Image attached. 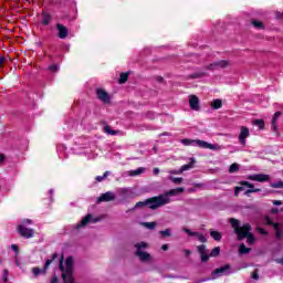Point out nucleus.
I'll return each mask as SVG.
<instances>
[{"instance_id": "f257e3e1", "label": "nucleus", "mask_w": 283, "mask_h": 283, "mask_svg": "<svg viewBox=\"0 0 283 283\" xmlns=\"http://www.w3.org/2000/svg\"><path fill=\"white\" fill-rule=\"evenodd\" d=\"M181 143L186 147H189V145H197V147H200V149H211L212 151H218V150L222 149V147L220 145L211 144V143L205 142L202 139L185 138V139H181Z\"/></svg>"}, {"instance_id": "f03ea898", "label": "nucleus", "mask_w": 283, "mask_h": 283, "mask_svg": "<svg viewBox=\"0 0 283 283\" xmlns=\"http://www.w3.org/2000/svg\"><path fill=\"white\" fill-rule=\"evenodd\" d=\"M230 224L232 229L234 230V233L237 235V240L242 241L245 239V233H251V223H244L242 227H240V220L235 218L230 219Z\"/></svg>"}, {"instance_id": "7ed1b4c3", "label": "nucleus", "mask_w": 283, "mask_h": 283, "mask_svg": "<svg viewBox=\"0 0 283 283\" xmlns=\"http://www.w3.org/2000/svg\"><path fill=\"white\" fill-rule=\"evenodd\" d=\"M60 270L62 271V280L69 279L70 281H72V277H74V259L72 256H67L64 266L62 258L60 260Z\"/></svg>"}, {"instance_id": "20e7f679", "label": "nucleus", "mask_w": 283, "mask_h": 283, "mask_svg": "<svg viewBox=\"0 0 283 283\" xmlns=\"http://www.w3.org/2000/svg\"><path fill=\"white\" fill-rule=\"evenodd\" d=\"M197 251L200 255L201 263L207 264L209 262V258H218L220 255V247H216L211 250V252L207 253V245L201 244L197 247Z\"/></svg>"}, {"instance_id": "39448f33", "label": "nucleus", "mask_w": 283, "mask_h": 283, "mask_svg": "<svg viewBox=\"0 0 283 283\" xmlns=\"http://www.w3.org/2000/svg\"><path fill=\"white\" fill-rule=\"evenodd\" d=\"M171 202V199H167V197H164V195H159L157 197H151L149 199H146V205L148 209H159V207H165V205H169Z\"/></svg>"}, {"instance_id": "423d86ee", "label": "nucleus", "mask_w": 283, "mask_h": 283, "mask_svg": "<svg viewBox=\"0 0 283 283\" xmlns=\"http://www.w3.org/2000/svg\"><path fill=\"white\" fill-rule=\"evenodd\" d=\"M135 249V255L140 262H149V260H151V254H149V252L143 251V249H149V244L147 242L142 241L139 243H136Z\"/></svg>"}, {"instance_id": "0eeeda50", "label": "nucleus", "mask_w": 283, "mask_h": 283, "mask_svg": "<svg viewBox=\"0 0 283 283\" xmlns=\"http://www.w3.org/2000/svg\"><path fill=\"white\" fill-rule=\"evenodd\" d=\"M30 224H32V220L24 219L18 226V231L22 238L29 239L34 237V230L30 228Z\"/></svg>"}, {"instance_id": "6e6552de", "label": "nucleus", "mask_w": 283, "mask_h": 283, "mask_svg": "<svg viewBox=\"0 0 283 283\" xmlns=\"http://www.w3.org/2000/svg\"><path fill=\"white\" fill-rule=\"evenodd\" d=\"M222 275H231V264H224L211 272L212 280H218V277H222Z\"/></svg>"}, {"instance_id": "1a4fd4ad", "label": "nucleus", "mask_w": 283, "mask_h": 283, "mask_svg": "<svg viewBox=\"0 0 283 283\" xmlns=\"http://www.w3.org/2000/svg\"><path fill=\"white\" fill-rule=\"evenodd\" d=\"M265 224H268L269 227H273L274 231H275V238L276 240H282V229L280 227H282L280 223L274 222L272 218L270 217H265Z\"/></svg>"}, {"instance_id": "9d476101", "label": "nucleus", "mask_w": 283, "mask_h": 283, "mask_svg": "<svg viewBox=\"0 0 283 283\" xmlns=\"http://www.w3.org/2000/svg\"><path fill=\"white\" fill-rule=\"evenodd\" d=\"M101 218H92V213L86 214L81 221L80 223H77V229H83V227H87V224H90V222H92L93 224H96V222H99Z\"/></svg>"}, {"instance_id": "9b49d317", "label": "nucleus", "mask_w": 283, "mask_h": 283, "mask_svg": "<svg viewBox=\"0 0 283 283\" xmlns=\"http://www.w3.org/2000/svg\"><path fill=\"white\" fill-rule=\"evenodd\" d=\"M224 67H229V61L227 60H221L217 62H212L208 66H206V70H210L213 72V70H224Z\"/></svg>"}, {"instance_id": "f8f14e48", "label": "nucleus", "mask_w": 283, "mask_h": 283, "mask_svg": "<svg viewBox=\"0 0 283 283\" xmlns=\"http://www.w3.org/2000/svg\"><path fill=\"white\" fill-rule=\"evenodd\" d=\"M96 96L98 101H102V103H105V105L112 103V97L109 96V93L103 88L96 90Z\"/></svg>"}, {"instance_id": "ddd939ff", "label": "nucleus", "mask_w": 283, "mask_h": 283, "mask_svg": "<svg viewBox=\"0 0 283 283\" xmlns=\"http://www.w3.org/2000/svg\"><path fill=\"white\" fill-rule=\"evenodd\" d=\"M114 200H116V196L114 195V192L108 191V192L102 193L97 198V205H101V202H112Z\"/></svg>"}, {"instance_id": "4468645a", "label": "nucleus", "mask_w": 283, "mask_h": 283, "mask_svg": "<svg viewBox=\"0 0 283 283\" xmlns=\"http://www.w3.org/2000/svg\"><path fill=\"white\" fill-rule=\"evenodd\" d=\"M248 180H254L256 182H269V180H271V177L269 175L258 174L248 176Z\"/></svg>"}, {"instance_id": "2eb2a0df", "label": "nucleus", "mask_w": 283, "mask_h": 283, "mask_svg": "<svg viewBox=\"0 0 283 283\" xmlns=\"http://www.w3.org/2000/svg\"><path fill=\"white\" fill-rule=\"evenodd\" d=\"M189 105L190 109H193L195 112H200V98H198L197 95L189 96Z\"/></svg>"}, {"instance_id": "dca6fc26", "label": "nucleus", "mask_w": 283, "mask_h": 283, "mask_svg": "<svg viewBox=\"0 0 283 283\" xmlns=\"http://www.w3.org/2000/svg\"><path fill=\"white\" fill-rule=\"evenodd\" d=\"M56 29L59 31V34H57L59 39H67V34H70V30L65 25L57 23Z\"/></svg>"}, {"instance_id": "f3484780", "label": "nucleus", "mask_w": 283, "mask_h": 283, "mask_svg": "<svg viewBox=\"0 0 283 283\" xmlns=\"http://www.w3.org/2000/svg\"><path fill=\"white\" fill-rule=\"evenodd\" d=\"M178 193H185V189L182 187L175 188L171 190L166 191L165 193H161L167 200H171L169 197L171 196H178Z\"/></svg>"}, {"instance_id": "a211bd4d", "label": "nucleus", "mask_w": 283, "mask_h": 283, "mask_svg": "<svg viewBox=\"0 0 283 283\" xmlns=\"http://www.w3.org/2000/svg\"><path fill=\"white\" fill-rule=\"evenodd\" d=\"M249 136H250L249 128L245 126L241 127V133L239 135V140L241 145H247V138H249Z\"/></svg>"}, {"instance_id": "6ab92c4d", "label": "nucleus", "mask_w": 283, "mask_h": 283, "mask_svg": "<svg viewBox=\"0 0 283 283\" xmlns=\"http://www.w3.org/2000/svg\"><path fill=\"white\" fill-rule=\"evenodd\" d=\"M280 116H282V112H276L274 113L273 117H272V129L273 132L277 130V120L280 119Z\"/></svg>"}, {"instance_id": "aec40b11", "label": "nucleus", "mask_w": 283, "mask_h": 283, "mask_svg": "<svg viewBox=\"0 0 283 283\" xmlns=\"http://www.w3.org/2000/svg\"><path fill=\"white\" fill-rule=\"evenodd\" d=\"M241 238H247V243L251 247V244H255V235L251 232H247L245 234H241Z\"/></svg>"}, {"instance_id": "412c9836", "label": "nucleus", "mask_w": 283, "mask_h": 283, "mask_svg": "<svg viewBox=\"0 0 283 283\" xmlns=\"http://www.w3.org/2000/svg\"><path fill=\"white\" fill-rule=\"evenodd\" d=\"M210 238H213L216 242H220L222 240V233L220 231H216L213 229L210 230Z\"/></svg>"}, {"instance_id": "4be33fe9", "label": "nucleus", "mask_w": 283, "mask_h": 283, "mask_svg": "<svg viewBox=\"0 0 283 283\" xmlns=\"http://www.w3.org/2000/svg\"><path fill=\"white\" fill-rule=\"evenodd\" d=\"M239 253H240V255H247V254L251 253V248H247V245L244 243H241L239 245Z\"/></svg>"}, {"instance_id": "5701e85b", "label": "nucleus", "mask_w": 283, "mask_h": 283, "mask_svg": "<svg viewBox=\"0 0 283 283\" xmlns=\"http://www.w3.org/2000/svg\"><path fill=\"white\" fill-rule=\"evenodd\" d=\"M211 107L212 109H222V99L220 98L213 99L211 103Z\"/></svg>"}, {"instance_id": "b1692460", "label": "nucleus", "mask_w": 283, "mask_h": 283, "mask_svg": "<svg viewBox=\"0 0 283 283\" xmlns=\"http://www.w3.org/2000/svg\"><path fill=\"white\" fill-rule=\"evenodd\" d=\"M50 21H52V17L49 13L43 12L42 25H50Z\"/></svg>"}, {"instance_id": "393cba45", "label": "nucleus", "mask_w": 283, "mask_h": 283, "mask_svg": "<svg viewBox=\"0 0 283 283\" xmlns=\"http://www.w3.org/2000/svg\"><path fill=\"white\" fill-rule=\"evenodd\" d=\"M56 258H59V254L53 253L52 258L46 260V262L44 263V271L50 268V264H52V262H54Z\"/></svg>"}, {"instance_id": "a878e982", "label": "nucleus", "mask_w": 283, "mask_h": 283, "mask_svg": "<svg viewBox=\"0 0 283 283\" xmlns=\"http://www.w3.org/2000/svg\"><path fill=\"white\" fill-rule=\"evenodd\" d=\"M251 24H252L256 30H264V23H263L262 21L251 20Z\"/></svg>"}, {"instance_id": "bb28decb", "label": "nucleus", "mask_w": 283, "mask_h": 283, "mask_svg": "<svg viewBox=\"0 0 283 283\" xmlns=\"http://www.w3.org/2000/svg\"><path fill=\"white\" fill-rule=\"evenodd\" d=\"M126 81H129V73H120L118 80L119 85H124Z\"/></svg>"}, {"instance_id": "cd10ccee", "label": "nucleus", "mask_w": 283, "mask_h": 283, "mask_svg": "<svg viewBox=\"0 0 283 283\" xmlns=\"http://www.w3.org/2000/svg\"><path fill=\"white\" fill-rule=\"evenodd\" d=\"M143 227H146V229H149L150 231H154L156 227H158V223L156 221L153 222H143Z\"/></svg>"}, {"instance_id": "c85d7f7f", "label": "nucleus", "mask_w": 283, "mask_h": 283, "mask_svg": "<svg viewBox=\"0 0 283 283\" xmlns=\"http://www.w3.org/2000/svg\"><path fill=\"white\" fill-rule=\"evenodd\" d=\"M105 134H109V136H116L118 134V130L112 129L109 125L104 126Z\"/></svg>"}, {"instance_id": "c756f323", "label": "nucleus", "mask_w": 283, "mask_h": 283, "mask_svg": "<svg viewBox=\"0 0 283 283\" xmlns=\"http://www.w3.org/2000/svg\"><path fill=\"white\" fill-rule=\"evenodd\" d=\"M144 207H147V200L145 201H138L134 208L130 209V211H136V209H144Z\"/></svg>"}, {"instance_id": "7c9ffc66", "label": "nucleus", "mask_w": 283, "mask_h": 283, "mask_svg": "<svg viewBox=\"0 0 283 283\" xmlns=\"http://www.w3.org/2000/svg\"><path fill=\"white\" fill-rule=\"evenodd\" d=\"M140 174H145V168L140 167L129 171V176H140Z\"/></svg>"}, {"instance_id": "2f4dec72", "label": "nucleus", "mask_w": 283, "mask_h": 283, "mask_svg": "<svg viewBox=\"0 0 283 283\" xmlns=\"http://www.w3.org/2000/svg\"><path fill=\"white\" fill-rule=\"evenodd\" d=\"M169 180L171 182H174L175 185H181L182 180H185L182 177H174V176H170L169 177Z\"/></svg>"}, {"instance_id": "473e14b6", "label": "nucleus", "mask_w": 283, "mask_h": 283, "mask_svg": "<svg viewBox=\"0 0 283 283\" xmlns=\"http://www.w3.org/2000/svg\"><path fill=\"white\" fill-rule=\"evenodd\" d=\"M253 125H255L256 127H259V129H264V119H255L253 122Z\"/></svg>"}, {"instance_id": "72a5a7b5", "label": "nucleus", "mask_w": 283, "mask_h": 283, "mask_svg": "<svg viewBox=\"0 0 283 283\" xmlns=\"http://www.w3.org/2000/svg\"><path fill=\"white\" fill-rule=\"evenodd\" d=\"M270 187H272V189H283V181L280 180L277 182H273L270 185Z\"/></svg>"}, {"instance_id": "f704fd0d", "label": "nucleus", "mask_w": 283, "mask_h": 283, "mask_svg": "<svg viewBox=\"0 0 283 283\" xmlns=\"http://www.w3.org/2000/svg\"><path fill=\"white\" fill-rule=\"evenodd\" d=\"M159 233L164 238H171V229L161 230V231H159Z\"/></svg>"}, {"instance_id": "c9c22d12", "label": "nucleus", "mask_w": 283, "mask_h": 283, "mask_svg": "<svg viewBox=\"0 0 283 283\" xmlns=\"http://www.w3.org/2000/svg\"><path fill=\"white\" fill-rule=\"evenodd\" d=\"M235 171H240V166H238V164L230 165L229 172L235 174Z\"/></svg>"}, {"instance_id": "e433bc0d", "label": "nucleus", "mask_w": 283, "mask_h": 283, "mask_svg": "<svg viewBox=\"0 0 283 283\" xmlns=\"http://www.w3.org/2000/svg\"><path fill=\"white\" fill-rule=\"evenodd\" d=\"M107 176H109V171H105L103 176H97V177L95 178V180H96L97 182H103V180H105V178H107Z\"/></svg>"}, {"instance_id": "4c0bfd02", "label": "nucleus", "mask_w": 283, "mask_h": 283, "mask_svg": "<svg viewBox=\"0 0 283 283\" xmlns=\"http://www.w3.org/2000/svg\"><path fill=\"white\" fill-rule=\"evenodd\" d=\"M195 237L198 238L199 242H201L202 244H206L207 239L203 237L202 233L197 232V234Z\"/></svg>"}, {"instance_id": "58836bf2", "label": "nucleus", "mask_w": 283, "mask_h": 283, "mask_svg": "<svg viewBox=\"0 0 283 283\" xmlns=\"http://www.w3.org/2000/svg\"><path fill=\"white\" fill-rule=\"evenodd\" d=\"M251 277H252V280H260V270L255 269V270L251 273Z\"/></svg>"}, {"instance_id": "ea45409f", "label": "nucleus", "mask_w": 283, "mask_h": 283, "mask_svg": "<svg viewBox=\"0 0 283 283\" xmlns=\"http://www.w3.org/2000/svg\"><path fill=\"white\" fill-rule=\"evenodd\" d=\"M192 167H193V164L184 165V166H181L180 171H181V174H182V171H189V169H192Z\"/></svg>"}, {"instance_id": "a19ab883", "label": "nucleus", "mask_w": 283, "mask_h": 283, "mask_svg": "<svg viewBox=\"0 0 283 283\" xmlns=\"http://www.w3.org/2000/svg\"><path fill=\"white\" fill-rule=\"evenodd\" d=\"M260 191H262V189H248L244 192V196H249L250 193H260Z\"/></svg>"}, {"instance_id": "79ce46f5", "label": "nucleus", "mask_w": 283, "mask_h": 283, "mask_svg": "<svg viewBox=\"0 0 283 283\" xmlns=\"http://www.w3.org/2000/svg\"><path fill=\"white\" fill-rule=\"evenodd\" d=\"M184 231H185V233L190 235V238H193L198 234V232H193V231H191L190 229H187V228H185Z\"/></svg>"}, {"instance_id": "37998d69", "label": "nucleus", "mask_w": 283, "mask_h": 283, "mask_svg": "<svg viewBox=\"0 0 283 283\" xmlns=\"http://www.w3.org/2000/svg\"><path fill=\"white\" fill-rule=\"evenodd\" d=\"M205 76V73H195L189 75V78H202Z\"/></svg>"}, {"instance_id": "c03bdc74", "label": "nucleus", "mask_w": 283, "mask_h": 283, "mask_svg": "<svg viewBox=\"0 0 283 283\" xmlns=\"http://www.w3.org/2000/svg\"><path fill=\"white\" fill-rule=\"evenodd\" d=\"M11 249L13 250V253H15V258H19V245L12 244Z\"/></svg>"}, {"instance_id": "a18cd8bd", "label": "nucleus", "mask_w": 283, "mask_h": 283, "mask_svg": "<svg viewBox=\"0 0 283 283\" xmlns=\"http://www.w3.org/2000/svg\"><path fill=\"white\" fill-rule=\"evenodd\" d=\"M243 190H244L243 187H240V186L235 187V188H234V196H235V197L240 196V191H243Z\"/></svg>"}, {"instance_id": "49530a36", "label": "nucleus", "mask_w": 283, "mask_h": 283, "mask_svg": "<svg viewBox=\"0 0 283 283\" xmlns=\"http://www.w3.org/2000/svg\"><path fill=\"white\" fill-rule=\"evenodd\" d=\"M49 70H50L51 72H59V65L52 64L51 66H49Z\"/></svg>"}, {"instance_id": "de8ad7c7", "label": "nucleus", "mask_w": 283, "mask_h": 283, "mask_svg": "<svg viewBox=\"0 0 283 283\" xmlns=\"http://www.w3.org/2000/svg\"><path fill=\"white\" fill-rule=\"evenodd\" d=\"M259 233H261V235H269V231H266L265 229L262 228H258Z\"/></svg>"}, {"instance_id": "09e8293b", "label": "nucleus", "mask_w": 283, "mask_h": 283, "mask_svg": "<svg viewBox=\"0 0 283 283\" xmlns=\"http://www.w3.org/2000/svg\"><path fill=\"white\" fill-rule=\"evenodd\" d=\"M2 280L3 282H8V270L3 271Z\"/></svg>"}, {"instance_id": "8fccbe9b", "label": "nucleus", "mask_w": 283, "mask_h": 283, "mask_svg": "<svg viewBox=\"0 0 283 283\" xmlns=\"http://www.w3.org/2000/svg\"><path fill=\"white\" fill-rule=\"evenodd\" d=\"M14 264H15V266H18L19 269H21V262H19V256H14Z\"/></svg>"}, {"instance_id": "3c124183", "label": "nucleus", "mask_w": 283, "mask_h": 283, "mask_svg": "<svg viewBox=\"0 0 283 283\" xmlns=\"http://www.w3.org/2000/svg\"><path fill=\"white\" fill-rule=\"evenodd\" d=\"M241 187H250L251 182L249 181H240Z\"/></svg>"}, {"instance_id": "603ef678", "label": "nucleus", "mask_w": 283, "mask_h": 283, "mask_svg": "<svg viewBox=\"0 0 283 283\" xmlns=\"http://www.w3.org/2000/svg\"><path fill=\"white\" fill-rule=\"evenodd\" d=\"M51 283H59V276L56 274L53 275Z\"/></svg>"}, {"instance_id": "864d4df0", "label": "nucleus", "mask_w": 283, "mask_h": 283, "mask_svg": "<svg viewBox=\"0 0 283 283\" xmlns=\"http://www.w3.org/2000/svg\"><path fill=\"white\" fill-rule=\"evenodd\" d=\"M63 282L64 283H74V277H71V281H70V279H63Z\"/></svg>"}, {"instance_id": "5fc2aeb1", "label": "nucleus", "mask_w": 283, "mask_h": 283, "mask_svg": "<svg viewBox=\"0 0 283 283\" xmlns=\"http://www.w3.org/2000/svg\"><path fill=\"white\" fill-rule=\"evenodd\" d=\"M153 174H154L155 176H158V174H160V169H159V168H154V169H153Z\"/></svg>"}, {"instance_id": "6e6d98bb", "label": "nucleus", "mask_w": 283, "mask_h": 283, "mask_svg": "<svg viewBox=\"0 0 283 283\" xmlns=\"http://www.w3.org/2000/svg\"><path fill=\"white\" fill-rule=\"evenodd\" d=\"M161 250L163 251H169V244H163Z\"/></svg>"}, {"instance_id": "4d7b16f0", "label": "nucleus", "mask_w": 283, "mask_h": 283, "mask_svg": "<svg viewBox=\"0 0 283 283\" xmlns=\"http://www.w3.org/2000/svg\"><path fill=\"white\" fill-rule=\"evenodd\" d=\"M184 253L186 258H189V255H191V250H184Z\"/></svg>"}, {"instance_id": "13d9d810", "label": "nucleus", "mask_w": 283, "mask_h": 283, "mask_svg": "<svg viewBox=\"0 0 283 283\" xmlns=\"http://www.w3.org/2000/svg\"><path fill=\"white\" fill-rule=\"evenodd\" d=\"M193 187L196 189H200V187H205V184H193Z\"/></svg>"}, {"instance_id": "bf43d9fd", "label": "nucleus", "mask_w": 283, "mask_h": 283, "mask_svg": "<svg viewBox=\"0 0 283 283\" xmlns=\"http://www.w3.org/2000/svg\"><path fill=\"white\" fill-rule=\"evenodd\" d=\"M6 160V155L0 154V165Z\"/></svg>"}, {"instance_id": "052dcab7", "label": "nucleus", "mask_w": 283, "mask_h": 283, "mask_svg": "<svg viewBox=\"0 0 283 283\" xmlns=\"http://www.w3.org/2000/svg\"><path fill=\"white\" fill-rule=\"evenodd\" d=\"M170 174L180 175V174H182V171L181 170H170Z\"/></svg>"}, {"instance_id": "680f3d73", "label": "nucleus", "mask_w": 283, "mask_h": 283, "mask_svg": "<svg viewBox=\"0 0 283 283\" xmlns=\"http://www.w3.org/2000/svg\"><path fill=\"white\" fill-rule=\"evenodd\" d=\"M273 205H275L276 207H280L282 205V202L280 200H274Z\"/></svg>"}, {"instance_id": "e2e57ef3", "label": "nucleus", "mask_w": 283, "mask_h": 283, "mask_svg": "<svg viewBox=\"0 0 283 283\" xmlns=\"http://www.w3.org/2000/svg\"><path fill=\"white\" fill-rule=\"evenodd\" d=\"M3 63H6V57H0V67L3 65Z\"/></svg>"}, {"instance_id": "0e129e2a", "label": "nucleus", "mask_w": 283, "mask_h": 283, "mask_svg": "<svg viewBox=\"0 0 283 283\" xmlns=\"http://www.w3.org/2000/svg\"><path fill=\"white\" fill-rule=\"evenodd\" d=\"M33 276L36 277V268H32Z\"/></svg>"}, {"instance_id": "69168bd1", "label": "nucleus", "mask_w": 283, "mask_h": 283, "mask_svg": "<svg viewBox=\"0 0 283 283\" xmlns=\"http://www.w3.org/2000/svg\"><path fill=\"white\" fill-rule=\"evenodd\" d=\"M157 81H158V83H163V81H165V78H163V76H158Z\"/></svg>"}, {"instance_id": "338daca9", "label": "nucleus", "mask_w": 283, "mask_h": 283, "mask_svg": "<svg viewBox=\"0 0 283 283\" xmlns=\"http://www.w3.org/2000/svg\"><path fill=\"white\" fill-rule=\"evenodd\" d=\"M249 189H260V188H255V186L253 184H250V186H248Z\"/></svg>"}, {"instance_id": "774afa93", "label": "nucleus", "mask_w": 283, "mask_h": 283, "mask_svg": "<svg viewBox=\"0 0 283 283\" xmlns=\"http://www.w3.org/2000/svg\"><path fill=\"white\" fill-rule=\"evenodd\" d=\"M277 212H279L277 208L272 209V213H277Z\"/></svg>"}]
</instances>
